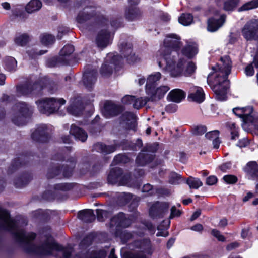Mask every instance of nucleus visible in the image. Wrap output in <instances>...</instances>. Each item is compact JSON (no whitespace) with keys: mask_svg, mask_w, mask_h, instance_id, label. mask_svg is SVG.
Instances as JSON below:
<instances>
[{"mask_svg":"<svg viewBox=\"0 0 258 258\" xmlns=\"http://www.w3.org/2000/svg\"><path fill=\"white\" fill-rule=\"evenodd\" d=\"M106 256V252L104 250H100L98 252L91 254L89 258H105ZM80 258H88L86 256L79 255Z\"/></svg>","mask_w":258,"mask_h":258,"instance_id":"50","label":"nucleus"},{"mask_svg":"<svg viewBox=\"0 0 258 258\" xmlns=\"http://www.w3.org/2000/svg\"><path fill=\"white\" fill-rule=\"evenodd\" d=\"M42 87L38 83L32 84H25L17 87V91L19 95H38L40 94Z\"/></svg>","mask_w":258,"mask_h":258,"instance_id":"14","label":"nucleus"},{"mask_svg":"<svg viewBox=\"0 0 258 258\" xmlns=\"http://www.w3.org/2000/svg\"><path fill=\"white\" fill-rule=\"evenodd\" d=\"M217 182V178L215 176H210L206 179V184L208 185H213Z\"/></svg>","mask_w":258,"mask_h":258,"instance_id":"61","label":"nucleus"},{"mask_svg":"<svg viewBox=\"0 0 258 258\" xmlns=\"http://www.w3.org/2000/svg\"><path fill=\"white\" fill-rule=\"evenodd\" d=\"M70 133L73 135L77 140L82 142L86 141L88 137L87 134L85 131L75 124L72 125Z\"/></svg>","mask_w":258,"mask_h":258,"instance_id":"30","label":"nucleus"},{"mask_svg":"<svg viewBox=\"0 0 258 258\" xmlns=\"http://www.w3.org/2000/svg\"><path fill=\"white\" fill-rule=\"evenodd\" d=\"M223 180L228 184H233L236 182L237 178L236 176L231 175H225L223 177Z\"/></svg>","mask_w":258,"mask_h":258,"instance_id":"54","label":"nucleus"},{"mask_svg":"<svg viewBox=\"0 0 258 258\" xmlns=\"http://www.w3.org/2000/svg\"><path fill=\"white\" fill-rule=\"evenodd\" d=\"M68 164H66L65 167H63L61 170L57 166L50 169L48 171L47 177L48 178H53L61 172H62L63 176L66 177H70L75 165V160L72 158L70 161H68Z\"/></svg>","mask_w":258,"mask_h":258,"instance_id":"13","label":"nucleus"},{"mask_svg":"<svg viewBox=\"0 0 258 258\" xmlns=\"http://www.w3.org/2000/svg\"><path fill=\"white\" fill-rule=\"evenodd\" d=\"M0 228L12 232L17 241L23 246L27 253H34L43 255L53 254L54 251L62 253L64 258L70 256L73 252L71 247L64 248L59 245L51 236L47 237L46 241L39 247L33 244V240L36 235L34 233H26L10 216L8 211L0 207Z\"/></svg>","mask_w":258,"mask_h":258,"instance_id":"1","label":"nucleus"},{"mask_svg":"<svg viewBox=\"0 0 258 258\" xmlns=\"http://www.w3.org/2000/svg\"><path fill=\"white\" fill-rule=\"evenodd\" d=\"M225 16L222 15L220 18H211L208 20L207 29L210 32H215L221 27L225 22Z\"/></svg>","mask_w":258,"mask_h":258,"instance_id":"28","label":"nucleus"},{"mask_svg":"<svg viewBox=\"0 0 258 258\" xmlns=\"http://www.w3.org/2000/svg\"><path fill=\"white\" fill-rule=\"evenodd\" d=\"M142 191L143 192H149V195H152L154 193V189L153 186L150 184H145L142 188Z\"/></svg>","mask_w":258,"mask_h":258,"instance_id":"60","label":"nucleus"},{"mask_svg":"<svg viewBox=\"0 0 258 258\" xmlns=\"http://www.w3.org/2000/svg\"><path fill=\"white\" fill-rule=\"evenodd\" d=\"M42 7V3L39 0H31L25 6L28 13H33L39 11Z\"/></svg>","mask_w":258,"mask_h":258,"instance_id":"36","label":"nucleus"},{"mask_svg":"<svg viewBox=\"0 0 258 258\" xmlns=\"http://www.w3.org/2000/svg\"><path fill=\"white\" fill-rule=\"evenodd\" d=\"M119 49L121 57L126 58L128 63H134L140 59L133 51L131 43L122 42L119 45Z\"/></svg>","mask_w":258,"mask_h":258,"instance_id":"15","label":"nucleus"},{"mask_svg":"<svg viewBox=\"0 0 258 258\" xmlns=\"http://www.w3.org/2000/svg\"><path fill=\"white\" fill-rule=\"evenodd\" d=\"M135 100V96L126 95L124 96L121 100L122 103L124 104H131L133 103V101Z\"/></svg>","mask_w":258,"mask_h":258,"instance_id":"55","label":"nucleus"},{"mask_svg":"<svg viewBox=\"0 0 258 258\" xmlns=\"http://www.w3.org/2000/svg\"><path fill=\"white\" fill-rule=\"evenodd\" d=\"M97 72L94 70L85 71L83 76V82L88 89L91 88L96 81Z\"/></svg>","mask_w":258,"mask_h":258,"instance_id":"25","label":"nucleus"},{"mask_svg":"<svg viewBox=\"0 0 258 258\" xmlns=\"http://www.w3.org/2000/svg\"><path fill=\"white\" fill-rule=\"evenodd\" d=\"M120 57L114 53H109L105 58L104 63L102 64L100 73L105 77L110 76L113 71V68L119 64Z\"/></svg>","mask_w":258,"mask_h":258,"instance_id":"10","label":"nucleus"},{"mask_svg":"<svg viewBox=\"0 0 258 258\" xmlns=\"http://www.w3.org/2000/svg\"><path fill=\"white\" fill-rule=\"evenodd\" d=\"M112 37L110 33L107 30L101 29L97 34L95 43L97 47L104 49L111 43Z\"/></svg>","mask_w":258,"mask_h":258,"instance_id":"16","label":"nucleus"},{"mask_svg":"<svg viewBox=\"0 0 258 258\" xmlns=\"http://www.w3.org/2000/svg\"><path fill=\"white\" fill-rule=\"evenodd\" d=\"M49 130L46 125H39L32 134V139L36 141L46 142L47 140Z\"/></svg>","mask_w":258,"mask_h":258,"instance_id":"19","label":"nucleus"},{"mask_svg":"<svg viewBox=\"0 0 258 258\" xmlns=\"http://www.w3.org/2000/svg\"><path fill=\"white\" fill-rule=\"evenodd\" d=\"M242 35L247 40L258 39V19L248 21L242 29Z\"/></svg>","mask_w":258,"mask_h":258,"instance_id":"11","label":"nucleus"},{"mask_svg":"<svg viewBox=\"0 0 258 258\" xmlns=\"http://www.w3.org/2000/svg\"><path fill=\"white\" fill-rule=\"evenodd\" d=\"M141 15L140 10L136 7H130L127 8L125 11L126 19L131 21L138 20Z\"/></svg>","mask_w":258,"mask_h":258,"instance_id":"33","label":"nucleus"},{"mask_svg":"<svg viewBox=\"0 0 258 258\" xmlns=\"http://www.w3.org/2000/svg\"><path fill=\"white\" fill-rule=\"evenodd\" d=\"M181 214V212L179 210H177L175 206H173L171 209L170 218H173L175 216H179Z\"/></svg>","mask_w":258,"mask_h":258,"instance_id":"63","label":"nucleus"},{"mask_svg":"<svg viewBox=\"0 0 258 258\" xmlns=\"http://www.w3.org/2000/svg\"><path fill=\"white\" fill-rule=\"evenodd\" d=\"M248 143L249 142L247 139L244 138L239 140L238 142L236 144V146L240 148L245 147Z\"/></svg>","mask_w":258,"mask_h":258,"instance_id":"62","label":"nucleus"},{"mask_svg":"<svg viewBox=\"0 0 258 258\" xmlns=\"http://www.w3.org/2000/svg\"><path fill=\"white\" fill-rule=\"evenodd\" d=\"M227 126L230 132L231 139L236 140L239 137L238 128L234 123L228 122Z\"/></svg>","mask_w":258,"mask_h":258,"instance_id":"47","label":"nucleus"},{"mask_svg":"<svg viewBox=\"0 0 258 258\" xmlns=\"http://www.w3.org/2000/svg\"><path fill=\"white\" fill-rule=\"evenodd\" d=\"M79 218L86 222H91L95 219L93 211L87 209L80 211L78 214Z\"/></svg>","mask_w":258,"mask_h":258,"instance_id":"37","label":"nucleus"},{"mask_svg":"<svg viewBox=\"0 0 258 258\" xmlns=\"http://www.w3.org/2000/svg\"><path fill=\"white\" fill-rule=\"evenodd\" d=\"M96 15L95 8L91 6L85 7L77 15L76 20L78 22L83 23L91 19Z\"/></svg>","mask_w":258,"mask_h":258,"instance_id":"20","label":"nucleus"},{"mask_svg":"<svg viewBox=\"0 0 258 258\" xmlns=\"http://www.w3.org/2000/svg\"><path fill=\"white\" fill-rule=\"evenodd\" d=\"M180 180V175L175 173L171 174L170 177V182L173 184H178L179 183Z\"/></svg>","mask_w":258,"mask_h":258,"instance_id":"53","label":"nucleus"},{"mask_svg":"<svg viewBox=\"0 0 258 258\" xmlns=\"http://www.w3.org/2000/svg\"><path fill=\"white\" fill-rule=\"evenodd\" d=\"M120 110V106L115 105L111 101H107L104 104L102 113L106 118H110L117 115Z\"/></svg>","mask_w":258,"mask_h":258,"instance_id":"22","label":"nucleus"},{"mask_svg":"<svg viewBox=\"0 0 258 258\" xmlns=\"http://www.w3.org/2000/svg\"><path fill=\"white\" fill-rule=\"evenodd\" d=\"M150 101L148 96L145 97H140L136 98L135 97V100L133 101V106L134 108L139 109L140 108L142 107Z\"/></svg>","mask_w":258,"mask_h":258,"instance_id":"44","label":"nucleus"},{"mask_svg":"<svg viewBox=\"0 0 258 258\" xmlns=\"http://www.w3.org/2000/svg\"><path fill=\"white\" fill-rule=\"evenodd\" d=\"M153 159L152 156L148 153H140L136 159V163L140 166H144Z\"/></svg>","mask_w":258,"mask_h":258,"instance_id":"39","label":"nucleus"},{"mask_svg":"<svg viewBox=\"0 0 258 258\" xmlns=\"http://www.w3.org/2000/svg\"><path fill=\"white\" fill-rule=\"evenodd\" d=\"M133 246L136 252H126L122 255L123 258H149L153 252V248L149 239L136 240Z\"/></svg>","mask_w":258,"mask_h":258,"instance_id":"6","label":"nucleus"},{"mask_svg":"<svg viewBox=\"0 0 258 258\" xmlns=\"http://www.w3.org/2000/svg\"><path fill=\"white\" fill-rule=\"evenodd\" d=\"M145 228H147L152 234L154 233V227L150 223H148L146 225L143 224L142 227L139 228L138 230L134 232V233L139 236H141L144 233Z\"/></svg>","mask_w":258,"mask_h":258,"instance_id":"49","label":"nucleus"},{"mask_svg":"<svg viewBox=\"0 0 258 258\" xmlns=\"http://www.w3.org/2000/svg\"><path fill=\"white\" fill-rule=\"evenodd\" d=\"M206 131V128L204 126H197L194 128V134L196 135L203 134Z\"/></svg>","mask_w":258,"mask_h":258,"instance_id":"59","label":"nucleus"},{"mask_svg":"<svg viewBox=\"0 0 258 258\" xmlns=\"http://www.w3.org/2000/svg\"><path fill=\"white\" fill-rule=\"evenodd\" d=\"M136 116L131 112L124 113L121 116V123L128 130H135L136 126Z\"/></svg>","mask_w":258,"mask_h":258,"instance_id":"24","label":"nucleus"},{"mask_svg":"<svg viewBox=\"0 0 258 258\" xmlns=\"http://www.w3.org/2000/svg\"><path fill=\"white\" fill-rule=\"evenodd\" d=\"M239 245H240V244L238 242H237V241L233 242H232L227 245L226 249L228 251H231V250H232L235 249L236 248L238 247L239 246Z\"/></svg>","mask_w":258,"mask_h":258,"instance_id":"64","label":"nucleus"},{"mask_svg":"<svg viewBox=\"0 0 258 258\" xmlns=\"http://www.w3.org/2000/svg\"><path fill=\"white\" fill-rule=\"evenodd\" d=\"M185 93L183 90L175 89L169 93L167 98L173 102L179 103L185 98Z\"/></svg>","mask_w":258,"mask_h":258,"instance_id":"29","label":"nucleus"},{"mask_svg":"<svg viewBox=\"0 0 258 258\" xmlns=\"http://www.w3.org/2000/svg\"><path fill=\"white\" fill-rule=\"evenodd\" d=\"M30 40L29 35L26 33H18L14 38V42L17 45L23 46L27 44Z\"/></svg>","mask_w":258,"mask_h":258,"instance_id":"38","label":"nucleus"},{"mask_svg":"<svg viewBox=\"0 0 258 258\" xmlns=\"http://www.w3.org/2000/svg\"><path fill=\"white\" fill-rule=\"evenodd\" d=\"M4 63L5 69L8 71H14L16 70L17 61L14 57L11 56L6 57Z\"/></svg>","mask_w":258,"mask_h":258,"instance_id":"41","label":"nucleus"},{"mask_svg":"<svg viewBox=\"0 0 258 258\" xmlns=\"http://www.w3.org/2000/svg\"><path fill=\"white\" fill-rule=\"evenodd\" d=\"M83 108L81 98L77 96L71 99L70 104L67 110L70 114L77 116L82 113Z\"/></svg>","mask_w":258,"mask_h":258,"instance_id":"18","label":"nucleus"},{"mask_svg":"<svg viewBox=\"0 0 258 258\" xmlns=\"http://www.w3.org/2000/svg\"><path fill=\"white\" fill-rule=\"evenodd\" d=\"M165 66L164 69L168 72L171 77L178 78L182 75H191L195 72L196 66L195 63L189 61L187 62L184 58L176 56L165 55L164 57Z\"/></svg>","mask_w":258,"mask_h":258,"instance_id":"3","label":"nucleus"},{"mask_svg":"<svg viewBox=\"0 0 258 258\" xmlns=\"http://www.w3.org/2000/svg\"><path fill=\"white\" fill-rule=\"evenodd\" d=\"M180 37L174 34H168L165 38L163 44L161 46L158 52L162 58L159 61L158 64L160 67L165 66L164 57L165 55L176 56V53L172 50H177L180 46Z\"/></svg>","mask_w":258,"mask_h":258,"instance_id":"5","label":"nucleus"},{"mask_svg":"<svg viewBox=\"0 0 258 258\" xmlns=\"http://www.w3.org/2000/svg\"><path fill=\"white\" fill-rule=\"evenodd\" d=\"M131 223L130 219L125 217V215L122 213L114 216L110 221V227L112 231L115 230V235L119 237L124 243L131 238L133 235L126 230H123L120 232L119 228L127 227L131 224Z\"/></svg>","mask_w":258,"mask_h":258,"instance_id":"4","label":"nucleus"},{"mask_svg":"<svg viewBox=\"0 0 258 258\" xmlns=\"http://www.w3.org/2000/svg\"><path fill=\"white\" fill-rule=\"evenodd\" d=\"M255 114L253 112V109L251 107H245L243 112L242 119L245 123H256L257 122Z\"/></svg>","mask_w":258,"mask_h":258,"instance_id":"34","label":"nucleus"},{"mask_svg":"<svg viewBox=\"0 0 258 258\" xmlns=\"http://www.w3.org/2000/svg\"><path fill=\"white\" fill-rule=\"evenodd\" d=\"M14 112L12 117L13 122L18 126L26 124V118L32 112V109L25 103L19 102L14 107Z\"/></svg>","mask_w":258,"mask_h":258,"instance_id":"9","label":"nucleus"},{"mask_svg":"<svg viewBox=\"0 0 258 258\" xmlns=\"http://www.w3.org/2000/svg\"><path fill=\"white\" fill-rule=\"evenodd\" d=\"M108 181L110 184H118L119 185H126L130 187H138L135 185L128 174H123L122 170L118 167L113 168L110 171Z\"/></svg>","mask_w":258,"mask_h":258,"instance_id":"8","label":"nucleus"},{"mask_svg":"<svg viewBox=\"0 0 258 258\" xmlns=\"http://www.w3.org/2000/svg\"><path fill=\"white\" fill-rule=\"evenodd\" d=\"M93 149L98 152L109 154L115 151L116 146L115 145L106 146L102 143H98L94 145Z\"/></svg>","mask_w":258,"mask_h":258,"instance_id":"35","label":"nucleus"},{"mask_svg":"<svg viewBox=\"0 0 258 258\" xmlns=\"http://www.w3.org/2000/svg\"><path fill=\"white\" fill-rule=\"evenodd\" d=\"M188 98L192 101L201 103L205 99V94L203 89L200 87L193 86L190 88Z\"/></svg>","mask_w":258,"mask_h":258,"instance_id":"21","label":"nucleus"},{"mask_svg":"<svg viewBox=\"0 0 258 258\" xmlns=\"http://www.w3.org/2000/svg\"><path fill=\"white\" fill-rule=\"evenodd\" d=\"M169 205L166 202H157L153 204L149 209V215L153 218L163 217L168 213Z\"/></svg>","mask_w":258,"mask_h":258,"instance_id":"12","label":"nucleus"},{"mask_svg":"<svg viewBox=\"0 0 258 258\" xmlns=\"http://www.w3.org/2000/svg\"><path fill=\"white\" fill-rule=\"evenodd\" d=\"M74 51L73 46L71 45L64 46L60 52L59 56L57 58V63L61 64H69L70 55Z\"/></svg>","mask_w":258,"mask_h":258,"instance_id":"23","label":"nucleus"},{"mask_svg":"<svg viewBox=\"0 0 258 258\" xmlns=\"http://www.w3.org/2000/svg\"><path fill=\"white\" fill-rule=\"evenodd\" d=\"M211 135L214 136V137L215 138L214 140H213L214 148L218 149L220 144V141L219 139V132L217 130L209 132L206 134L205 136L207 139H210Z\"/></svg>","mask_w":258,"mask_h":258,"instance_id":"45","label":"nucleus"},{"mask_svg":"<svg viewBox=\"0 0 258 258\" xmlns=\"http://www.w3.org/2000/svg\"><path fill=\"white\" fill-rule=\"evenodd\" d=\"M245 73L246 76H251L254 74V70L253 69V63L249 64L248 65L245 69Z\"/></svg>","mask_w":258,"mask_h":258,"instance_id":"57","label":"nucleus"},{"mask_svg":"<svg viewBox=\"0 0 258 258\" xmlns=\"http://www.w3.org/2000/svg\"><path fill=\"white\" fill-rule=\"evenodd\" d=\"M179 22L180 23L184 26H188L193 22V17L190 14H183L179 18Z\"/></svg>","mask_w":258,"mask_h":258,"instance_id":"46","label":"nucleus"},{"mask_svg":"<svg viewBox=\"0 0 258 258\" xmlns=\"http://www.w3.org/2000/svg\"><path fill=\"white\" fill-rule=\"evenodd\" d=\"M258 8V0H251L245 3L238 9V11H248Z\"/></svg>","mask_w":258,"mask_h":258,"instance_id":"43","label":"nucleus"},{"mask_svg":"<svg viewBox=\"0 0 258 258\" xmlns=\"http://www.w3.org/2000/svg\"><path fill=\"white\" fill-rule=\"evenodd\" d=\"M40 40L42 45L49 46L54 42L55 38L51 34L45 33L41 35Z\"/></svg>","mask_w":258,"mask_h":258,"instance_id":"42","label":"nucleus"},{"mask_svg":"<svg viewBox=\"0 0 258 258\" xmlns=\"http://www.w3.org/2000/svg\"><path fill=\"white\" fill-rule=\"evenodd\" d=\"M170 90L168 85H161L158 87H155L151 89V92H146L150 101H156L163 98L166 93Z\"/></svg>","mask_w":258,"mask_h":258,"instance_id":"17","label":"nucleus"},{"mask_svg":"<svg viewBox=\"0 0 258 258\" xmlns=\"http://www.w3.org/2000/svg\"><path fill=\"white\" fill-rule=\"evenodd\" d=\"M96 213L97 219L100 221H104L109 216V212L103 210L97 209L96 210Z\"/></svg>","mask_w":258,"mask_h":258,"instance_id":"51","label":"nucleus"},{"mask_svg":"<svg viewBox=\"0 0 258 258\" xmlns=\"http://www.w3.org/2000/svg\"><path fill=\"white\" fill-rule=\"evenodd\" d=\"M162 75L160 72H155L149 75L147 78L145 86L146 92L150 93L151 89L157 86L158 82L160 81Z\"/></svg>","mask_w":258,"mask_h":258,"instance_id":"26","label":"nucleus"},{"mask_svg":"<svg viewBox=\"0 0 258 258\" xmlns=\"http://www.w3.org/2000/svg\"><path fill=\"white\" fill-rule=\"evenodd\" d=\"M212 234L214 237H216L219 241H224L225 240L224 236L217 230H212Z\"/></svg>","mask_w":258,"mask_h":258,"instance_id":"56","label":"nucleus"},{"mask_svg":"<svg viewBox=\"0 0 258 258\" xmlns=\"http://www.w3.org/2000/svg\"><path fill=\"white\" fill-rule=\"evenodd\" d=\"M65 103L66 101L63 98H47L36 101L39 111L47 115L57 111Z\"/></svg>","mask_w":258,"mask_h":258,"instance_id":"7","label":"nucleus"},{"mask_svg":"<svg viewBox=\"0 0 258 258\" xmlns=\"http://www.w3.org/2000/svg\"><path fill=\"white\" fill-rule=\"evenodd\" d=\"M187 184L189 185L190 188L198 189L202 186L203 183L199 179L190 177L186 181Z\"/></svg>","mask_w":258,"mask_h":258,"instance_id":"48","label":"nucleus"},{"mask_svg":"<svg viewBox=\"0 0 258 258\" xmlns=\"http://www.w3.org/2000/svg\"><path fill=\"white\" fill-rule=\"evenodd\" d=\"M244 170L249 178L255 179L258 178V166L255 162L247 163Z\"/></svg>","mask_w":258,"mask_h":258,"instance_id":"32","label":"nucleus"},{"mask_svg":"<svg viewBox=\"0 0 258 258\" xmlns=\"http://www.w3.org/2000/svg\"><path fill=\"white\" fill-rule=\"evenodd\" d=\"M126 160L127 159L126 156L122 154H118V155L116 156L114 159V162L115 163L126 162Z\"/></svg>","mask_w":258,"mask_h":258,"instance_id":"58","label":"nucleus"},{"mask_svg":"<svg viewBox=\"0 0 258 258\" xmlns=\"http://www.w3.org/2000/svg\"><path fill=\"white\" fill-rule=\"evenodd\" d=\"M239 0H227L224 3V8L226 10H232L236 7Z\"/></svg>","mask_w":258,"mask_h":258,"instance_id":"52","label":"nucleus"},{"mask_svg":"<svg viewBox=\"0 0 258 258\" xmlns=\"http://www.w3.org/2000/svg\"><path fill=\"white\" fill-rule=\"evenodd\" d=\"M10 15L11 17H19L21 19H24L25 14L23 11L22 6L17 5L13 6Z\"/></svg>","mask_w":258,"mask_h":258,"instance_id":"40","label":"nucleus"},{"mask_svg":"<svg viewBox=\"0 0 258 258\" xmlns=\"http://www.w3.org/2000/svg\"><path fill=\"white\" fill-rule=\"evenodd\" d=\"M198 52V46L195 42L192 41H187L186 45L182 50V54L189 58L194 57Z\"/></svg>","mask_w":258,"mask_h":258,"instance_id":"27","label":"nucleus"},{"mask_svg":"<svg viewBox=\"0 0 258 258\" xmlns=\"http://www.w3.org/2000/svg\"><path fill=\"white\" fill-rule=\"evenodd\" d=\"M70 133L73 135L77 140L82 142L86 141L88 137L87 134L85 131L75 124L72 125Z\"/></svg>","mask_w":258,"mask_h":258,"instance_id":"31","label":"nucleus"},{"mask_svg":"<svg viewBox=\"0 0 258 258\" xmlns=\"http://www.w3.org/2000/svg\"><path fill=\"white\" fill-rule=\"evenodd\" d=\"M231 61L229 56L221 57L218 63L212 67V72L207 77V83L215 92L217 99H226L229 88L228 76L230 73Z\"/></svg>","mask_w":258,"mask_h":258,"instance_id":"2","label":"nucleus"}]
</instances>
